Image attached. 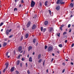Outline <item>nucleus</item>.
<instances>
[{"mask_svg":"<svg viewBox=\"0 0 74 74\" xmlns=\"http://www.w3.org/2000/svg\"><path fill=\"white\" fill-rule=\"evenodd\" d=\"M34 5H35V2H34L33 1H32L31 4V7H33L34 6Z\"/></svg>","mask_w":74,"mask_h":74,"instance_id":"nucleus-1","label":"nucleus"},{"mask_svg":"<svg viewBox=\"0 0 74 74\" xmlns=\"http://www.w3.org/2000/svg\"><path fill=\"white\" fill-rule=\"evenodd\" d=\"M52 49H53V48L52 47L50 46L48 48V51H52Z\"/></svg>","mask_w":74,"mask_h":74,"instance_id":"nucleus-2","label":"nucleus"},{"mask_svg":"<svg viewBox=\"0 0 74 74\" xmlns=\"http://www.w3.org/2000/svg\"><path fill=\"white\" fill-rule=\"evenodd\" d=\"M52 31H53V28L52 27H50L49 29V32H51Z\"/></svg>","mask_w":74,"mask_h":74,"instance_id":"nucleus-3","label":"nucleus"},{"mask_svg":"<svg viewBox=\"0 0 74 74\" xmlns=\"http://www.w3.org/2000/svg\"><path fill=\"white\" fill-rule=\"evenodd\" d=\"M60 4H64V2H63V0H60Z\"/></svg>","mask_w":74,"mask_h":74,"instance_id":"nucleus-4","label":"nucleus"},{"mask_svg":"<svg viewBox=\"0 0 74 74\" xmlns=\"http://www.w3.org/2000/svg\"><path fill=\"white\" fill-rule=\"evenodd\" d=\"M30 23H30V22L29 21L28 22L27 25V27H29L30 26Z\"/></svg>","mask_w":74,"mask_h":74,"instance_id":"nucleus-5","label":"nucleus"},{"mask_svg":"<svg viewBox=\"0 0 74 74\" xmlns=\"http://www.w3.org/2000/svg\"><path fill=\"white\" fill-rule=\"evenodd\" d=\"M21 50H22V47L20 46L18 47V51H21Z\"/></svg>","mask_w":74,"mask_h":74,"instance_id":"nucleus-6","label":"nucleus"},{"mask_svg":"<svg viewBox=\"0 0 74 74\" xmlns=\"http://www.w3.org/2000/svg\"><path fill=\"white\" fill-rule=\"evenodd\" d=\"M5 65L6 66V69H7L8 68V65H9V64L8 62H6L5 64Z\"/></svg>","mask_w":74,"mask_h":74,"instance_id":"nucleus-7","label":"nucleus"},{"mask_svg":"<svg viewBox=\"0 0 74 74\" xmlns=\"http://www.w3.org/2000/svg\"><path fill=\"white\" fill-rule=\"evenodd\" d=\"M14 69H15V68H14V67H13L11 69V72H12V71H14Z\"/></svg>","mask_w":74,"mask_h":74,"instance_id":"nucleus-8","label":"nucleus"},{"mask_svg":"<svg viewBox=\"0 0 74 74\" xmlns=\"http://www.w3.org/2000/svg\"><path fill=\"white\" fill-rule=\"evenodd\" d=\"M60 9V6H57V7H56V9L57 10H58Z\"/></svg>","mask_w":74,"mask_h":74,"instance_id":"nucleus-9","label":"nucleus"},{"mask_svg":"<svg viewBox=\"0 0 74 74\" xmlns=\"http://www.w3.org/2000/svg\"><path fill=\"white\" fill-rule=\"evenodd\" d=\"M48 23V22L47 21H46L45 22V25H47Z\"/></svg>","mask_w":74,"mask_h":74,"instance_id":"nucleus-10","label":"nucleus"},{"mask_svg":"<svg viewBox=\"0 0 74 74\" xmlns=\"http://www.w3.org/2000/svg\"><path fill=\"white\" fill-rule=\"evenodd\" d=\"M36 25H34L32 27V29H34L36 28Z\"/></svg>","mask_w":74,"mask_h":74,"instance_id":"nucleus-11","label":"nucleus"},{"mask_svg":"<svg viewBox=\"0 0 74 74\" xmlns=\"http://www.w3.org/2000/svg\"><path fill=\"white\" fill-rule=\"evenodd\" d=\"M9 30L7 29L6 32V34L8 35L9 34Z\"/></svg>","mask_w":74,"mask_h":74,"instance_id":"nucleus-12","label":"nucleus"},{"mask_svg":"<svg viewBox=\"0 0 74 74\" xmlns=\"http://www.w3.org/2000/svg\"><path fill=\"white\" fill-rule=\"evenodd\" d=\"M32 49V47L31 46H29L28 48V51H30V50H31Z\"/></svg>","mask_w":74,"mask_h":74,"instance_id":"nucleus-13","label":"nucleus"},{"mask_svg":"<svg viewBox=\"0 0 74 74\" xmlns=\"http://www.w3.org/2000/svg\"><path fill=\"white\" fill-rule=\"evenodd\" d=\"M29 62H32V57H30L29 58Z\"/></svg>","mask_w":74,"mask_h":74,"instance_id":"nucleus-14","label":"nucleus"},{"mask_svg":"<svg viewBox=\"0 0 74 74\" xmlns=\"http://www.w3.org/2000/svg\"><path fill=\"white\" fill-rule=\"evenodd\" d=\"M41 54H39L38 55V59H40V58H41Z\"/></svg>","mask_w":74,"mask_h":74,"instance_id":"nucleus-15","label":"nucleus"},{"mask_svg":"<svg viewBox=\"0 0 74 74\" xmlns=\"http://www.w3.org/2000/svg\"><path fill=\"white\" fill-rule=\"evenodd\" d=\"M7 44L6 42H4L3 43V47H4L6 45H7Z\"/></svg>","mask_w":74,"mask_h":74,"instance_id":"nucleus-16","label":"nucleus"},{"mask_svg":"<svg viewBox=\"0 0 74 74\" xmlns=\"http://www.w3.org/2000/svg\"><path fill=\"white\" fill-rule=\"evenodd\" d=\"M29 36V34H27L25 35V37L26 38H28V37Z\"/></svg>","mask_w":74,"mask_h":74,"instance_id":"nucleus-17","label":"nucleus"},{"mask_svg":"<svg viewBox=\"0 0 74 74\" xmlns=\"http://www.w3.org/2000/svg\"><path fill=\"white\" fill-rule=\"evenodd\" d=\"M47 4H48V1H46L45 3V5L46 6H47Z\"/></svg>","mask_w":74,"mask_h":74,"instance_id":"nucleus-18","label":"nucleus"},{"mask_svg":"<svg viewBox=\"0 0 74 74\" xmlns=\"http://www.w3.org/2000/svg\"><path fill=\"white\" fill-rule=\"evenodd\" d=\"M48 11L49 12L50 15H52V14H51V10H49Z\"/></svg>","mask_w":74,"mask_h":74,"instance_id":"nucleus-19","label":"nucleus"},{"mask_svg":"<svg viewBox=\"0 0 74 74\" xmlns=\"http://www.w3.org/2000/svg\"><path fill=\"white\" fill-rule=\"evenodd\" d=\"M63 27V25H61V27H60V29L61 30H62V27Z\"/></svg>","mask_w":74,"mask_h":74,"instance_id":"nucleus-20","label":"nucleus"},{"mask_svg":"<svg viewBox=\"0 0 74 74\" xmlns=\"http://www.w3.org/2000/svg\"><path fill=\"white\" fill-rule=\"evenodd\" d=\"M57 4H60V0H58L57 2Z\"/></svg>","mask_w":74,"mask_h":74,"instance_id":"nucleus-21","label":"nucleus"},{"mask_svg":"<svg viewBox=\"0 0 74 74\" xmlns=\"http://www.w3.org/2000/svg\"><path fill=\"white\" fill-rule=\"evenodd\" d=\"M19 61H18L16 63L17 65H19Z\"/></svg>","mask_w":74,"mask_h":74,"instance_id":"nucleus-22","label":"nucleus"},{"mask_svg":"<svg viewBox=\"0 0 74 74\" xmlns=\"http://www.w3.org/2000/svg\"><path fill=\"white\" fill-rule=\"evenodd\" d=\"M70 5L71 6V7H73V4L72 3H71L70 4Z\"/></svg>","mask_w":74,"mask_h":74,"instance_id":"nucleus-23","label":"nucleus"},{"mask_svg":"<svg viewBox=\"0 0 74 74\" xmlns=\"http://www.w3.org/2000/svg\"><path fill=\"white\" fill-rule=\"evenodd\" d=\"M59 47L60 48H62V45L60 44L59 45Z\"/></svg>","mask_w":74,"mask_h":74,"instance_id":"nucleus-24","label":"nucleus"},{"mask_svg":"<svg viewBox=\"0 0 74 74\" xmlns=\"http://www.w3.org/2000/svg\"><path fill=\"white\" fill-rule=\"evenodd\" d=\"M42 61V60L41 59H40L39 61H38V62L39 63H41V61Z\"/></svg>","mask_w":74,"mask_h":74,"instance_id":"nucleus-25","label":"nucleus"},{"mask_svg":"<svg viewBox=\"0 0 74 74\" xmlns=\"http://www.w3.org/2000/svg\"><path fill=\"white\" fill-rule=\"evenodd\" d=\"M36 39H34L33 40V42H34V43H35V41H36Z\"/></svg>","mask_w":74,"mask_h":74,"instance_id":"nucleus-26","label":"nucleus"},{"mask_svg":"<svg viewBox=\"0 0 74 74\" xmlns=\"http://www.w3.org/2000/svg\"><path fill=\"white\" fill-rule=\"evenodd\" d=\"M8 52H7L6 53V56H8Z\"/></svg>","mask_w":74,"mask_h":74,"instance_id":"nucleus-27","label":"nucleus"},{"mask_svg":"<svg viewBox=\"0 0 74 74\" xmlns=\"http://www.w3.org/2000/svg\"><path fill=\"white\" fill-rule=\"evenodd\" d=\"M3 23H1L0 24V26H1L3 25Z\"/></svg>","mask_w":74,"mask_h":74,"instance_id":"nucleus-28","label":"nucleus"},{"mask_svg":"<svg viewBox=\"0 0 74 74\" xmlns=\"http://www.w3.org/2000/svg\"><path fill=\"white\" fill-rule=\"evenodd\" d=\"M16 73L17 74H19V72L18 71H16Z\"/></svg>","mask_w":74,"mask_h":74,"instance_id":"nucleus-29","label":"nucleus"},{"mask_svg":"<svg viewBox=\"0 0 74 74\" xmlns=\"http://www.w3.org/2000/svg\"><path fill=\"white\" fill-rule=\"evenodd\" d=\"M57 35L58 37H60V33H57Z\"/></svg>","mask_w":74,"mask_h":74,"instance_id":"nucleus-30","label":"nucleus"},{"mask_svg":"<svg viewBox=\"0 0 74 74\" xmlns=\"http://www.w3.org/2000/svg\"><path fill=\"white\" fill-rule=\"evenodd\" d=\"M66 34L67 32H64L63 33V34L64 35V34Z\"/></svg>","mask_w":74,"mask_h":74,"instance_id":"nucleus-31","label":"nucleus"},{"mask_svg":"<svg viewBox=\"0 0 74 74\" xmlns=\"http://www.w3.org/2000/svg\"><path fill=\"white\" fill-rule=\"evenodd\" d=\"M6 68L4 70H3V73H4L5 72V71L6 70Z\"/></svg>","mask_w":74,"mask_h":74,"instance_id":"nucleus-32","label":"nucleus"},{"mask_svg":"<svg viewBox=\"0 0 74 74\" xmlns=\"http://www.w3.org/2000/svg\"><path fill=\"white\" fill-rule=\"evenodd\" d=\"M14 11H17V8H14Z\"/></svg>","mask_w":74,"mask_h":74,"instance_id":"nucleus-33","label":"nucleus"},{"mask_svg":"<svg viewBox=\"0 0 74 74\" xmlns=\"http://www.w3.org/2000/svg\"><path fill=\"white\" fill-rule=\"evenodd\" d=\"M70 26H71V25L70 24H69L68 25V27L69 28L70 27Z\"/></svg>","mask_w":74,"mask_h":74,"instance_id":"nucleus-34","label":"nucleus"},{"mask_svg":"<svg viewBox=\"0 0 74 74\" xmlns=\"http://www.w3.org/2000/svg\"><path fill=\"white\" fill-rule=\"evenodd\" d=\"M23 36H22L21 39V41H22V40H23Z\"/></svg>","mask_w":74,"mask_h":74,"instance_id":"nucleus-35","label":"nucleus"},{"mask_svg":"<svg viewBox=\"0 0 74 74\" xmlns=\"http://www.w3.org/2000/svg\"><path fill=\"white\" fill-rule=\"evenodd\" d=\"M47 46L45 45V49H47Z\"/></svg>","mask_w":74,"mask_h":74,"instance_id":"nucleus-36","label":"nucleus"},{"mask_svg":"<svg viewBox=\"0 0 74 74\" xmlns=\"http://www.w3.org/2000/svg\"><path fill=\"white\" fill-rule=\"evenodd\" d=\"M21 3H24V1H23V0H21Z\"/></svg>","mask_w":74,"mask_h":74,"instance_id":"nucleus-37","label":"nucleus"},{"mask_svg":"<svg viewBox=\"0 0 74 74\" xmlns=\"http://www.w3.org/2000/svg\"><path fill=\"white\" fill-rule=\"evenodd\" d=\"M41 31H42H42L43 30V28H42V27H41Z\"/></svg>","mask_w":74,"mask_h":74,"instance_id":"nucleus-38","label":"nucleus"},{"mask_svg":"<svg viewBox=\"0 0 74 74\" xmlns=\"http://www.w3.org/2000/svg\"><path fill=\"white\" fill-rule=\"evenodd\" d=\"M27 72L28 74H30V71H28Z\"/></svg>","mask_w":74,"mask_h":74,"instance_id":"nucleus-39","label":"nucleus"},{"mask_svg":"<svg viewBox=\"0 0 74 74\" xmlns=\"http://www.w3.org/2000/svg\"><path fill=\"white\" fill-rule=\"evenodd\" d=\"M74 43H73L71 45V47H74Z\"/></svg>","mask_w":74,"mask_h":74,"instance_id":"nucleus-40","label":"nucleus"},{"mask_svg":"<svg viewBox=\"0 0 74 74\" xmlns=\"http://www.w3.org/2000/svg\"><path fill=\"white\" fill-rule=\"evenodd\" d=\"M64 71H65V70L64 69H63V70H62V73H64Z\"/></svg>","mask_w":74,"mask_h":74,"instance_id":"nucleus-41","label":"nucleus"},{"mask_svg":"<svg viewBox=\"0 0 74 74\" xmlns=\"http://www.w3.org/2000/svg\"><path fill=\"white\" fill-rule=\"evenodd\" d=\"M43 32H45V30H46V29L45 28H44L43 29Z\"/></svg>","mask_w":74,"mask_h":74,"instance_id":"nucleus-42","label":"nucleus"},{"mask_svg":"<svg viewBox=\"0 0 74 74\" xmlns=\"http://www.w3.org/2000/svg\"><path fill=\"white\" fill-rule=\"evenodd\" d=\"M26 67H27V63H26L25 64Z\"/></svg>","mask_w":74,"mask_h":74,"instance_id":"nucleus-43","label":"nucleus"},{"mask_svg":"<svg viewBox=\"0 0 74 74\" xmlns=\"http://www.w3.org/2000/svg\"><path fill=\"white\" fill-rule=\"evenodd\" d=\"M13 36L12 35H11L9 37V38H11V37H12Z\"/></svg>","mask_w":74,"mask_h":74,"instance_id":"nucleus-44","label":"nucleus"},{"mask_svg":"<svg viewBox=\"0 0 74 74\" xmlns=\"http://www.w3.org/2000/svg\"><path fill=\"white\" fill-rule=\"evenodd\" d=\"M20 65L21 67H22V64L21 63L20 64Z\"/></svg>","mask_w":74,"mask_h":74,"instance_id":"nucleus-45","label":"nucleus"},{"mask_svg":"<svg viewBox=\"0 0 74 74\" xmlns=\"http://www.w3.org/2000/svg\"><path fill=\"white\" fill-rule=\"evenodd\" d=\"M24 60H25V59L23 58H22V61H23Z\"/></svg>","mask_w":74,"mask_h":74,"instance_id":"nucleus-46","label":"nucleus"},{"mask_svg":"<svg viewBox=\"0 0 74 74\" xmlns=\"http://www.w3.org/2000/svg\"><path fill=\"white\" fill-rule=\"evenodd\" d=\"M67 40H66L65 41V43H67Z\"/></svg>","mask_w":74,"mask_h":74,"instance_id":"nucleus-47","label":"nucleus"},{"mask_svg":"<svg viewBox=\"0 0 74 74\" xmlns=\"http://www.w3.org/2000/svg\"><path fill=\"white\" fill-rule=\"evenodd\" d=\"M11 29H10V30H9V32H11Z\"/></svg>","mask_w":74,"mask_h":74,"instance_id":"nucleus-48","label":"nucleus"},{"mask_svg":"<svg viewBox=\"0 0 74 74\" xmlns=\"http://www.w3.org/2000/svg\"><path fill=\"white\" fill-rule=\"evenodd\" d=\"M71 64L72 65H73V62H71Z\"/></svg>","mask_w":74,"mask_h":74,"instance_id":"nucleus-49","label":"nucleus"},{"mask_svg":"<svg viewBox=\"0 0 74 74\" xmlns=\"http://www.w3.org/2000/svg\"><path fill=\"white\" fill-rule=\"evenodd\" d=\"M46 71L47 73H48V69H47Z\"/></svg>","mask_w":74,"mask_h":74,"instance_id":"nucleus-50","label":"nucleus"},{"mask_svg":"<svg viewBox=\"0 0 74 74\" xmlns=\"http://www.w3.org/2000/svg\"><path fill=\"white\" fill-rule=\"evenodd\" d=\"M20 58V56H18V59H19V58Z\"/></svg>","mask_w":74,"mask_h":74,"instance_id":"nucleus-51","label":"nucleus"},{"mask_svg":"<svg viewBox=\"0 0 74 74\" xmlns=\"http://www.w3.org/2000/svg\"><path fill=\"white\" fill-rule=\"evenodd\" d=\"M62 64L64 66V65H65V63H63Z\"/></svg>","mask_w":74,"mask_h":74,"instance_id":"nucleus-52","label":"nucleus"},{"mask_svg":"<svg viewBox=\"0 0 74 74\" xmlns=\"http://www.w3.org/2000/svg\"><path fill=\"white\" fill-rule=\"evenodd\" d=\"M34 53H35L34 52H33V53H32V54L34 55Z\"/></svg>","mask_w":74,"mask_h":74,"instance_id":"nucleus-53","label":"nucleus"},{"mask_svg":"<svg viewBox=\"0 0 74 74\" xmlns=\"http://www.w3.org/2000/svg\"><path fill=\"white\" fill-rule=\"evenodd\" d=\"M7 56L8 57V58H10V56Z\"/></svg>","mask_w":74,"mask_h":74,"instance_id":"nucleus-54","label":"nucleus"},{"mask_svg":"<svg viewBox=\"0 0 74 74\" xmlns=\"http://www.w3.org/2000/svg\"><path fill=\"white\" fill-rule=\"evenodd\" d=\"M3 29H2L1 30V32H3Z\"/></svg>","mask_w":74,"mask_h":74,"instance_id":"nucleus-55","label":"nucleus"},{"mask_svg":"<svg viewBox=\"0 0 74 74\" xmlns=\"http://www.w3.org/2000/svg\"><path fill=\"white\" fill-rule=\"evenodd\" d=\"M15 2H16V1H17L16 0H15Z\"/></svg>","mask_w":74,"mask_h":74,"instance_id":"nucleus-56","label":"nucleus"},{"mask_svg":"<svg viewBox=\"0 0 74 74\" xmlns=\"http://www.w3.org/2000/svg\"><path fill=\"white\" fill-rule=\"evenodd\" d=\"M68 59H67L66 60V62H68Z\"/></svg>","mask_w":74,"mask_h":74,"instance_id":"nucleus-57","label":"nucleus"},{"mask_svg":"<svg viewBox=\"0 0 74 74\" xmlns=\"http://www.w3.org/2000/svg\"><path fill=\"white\" fill-rule=\"evenodd\" d=\"M53 58H52V59L51 60V62H52V61H53Z\"/></svg>","mask_w":74,"mask_h":74,"instance_id":"nucleus-58","label":"nucleus"},{"mask_svg":"<svg viewBox=\"0 0 74 74\" xmlns=\"http://www.w3.org/2000/svg\"><path fill=\"white\" fill-rule=\"evenodd\" d=\"M21 7V5H19V7Z\"/></svg>","mask_w":74,"mask_h":74,"instance_id":"nucleus-59","label":"nucleus"},{"mask_svg":"<svg viewBox=\"0 0 74 74\" xmlns=\"http://www.w3.org/2000/svg\"><path fill=\"white\" fill-rule=\"evenodd\" d=\"M29 55H27V58H29Z\"/></svg>","mask_w":74,"mask_h":74,"instance_id":"nucleus-60","label":"nucleus"},{"mask_svg":"<svg viewBox=\"0 0 74 74\" xmlns=\"http://www.w3.org/2000/svg\"><path fill=\"white\" fill-rule=\"evenodd\" d=\"M1 44H0V48H1Z\"/></svg>","mask_w":74,"mask_h":74,"instance_id":"nucleus-61","label":"nucleus"},{"mask_svg":"<svg viewBox=\"0 0 74 74\" xmlns=\"http://www.w3.org/2000/svg\"><path fill=\"white\" fill-rule=\"evenodd\" d=\"M52 55H53V56H54L55 55L53 53L52 54Z\"/></svg>","mask_w":74,"mask_h":74,"instance_id":"nucleus-62","label":"nucleus"},{"mask_svg":"<svg viewBox=\"0 0 74 74\" xmlns=\"http://www.w3.org/2000/svg\"><path fill=\"white\" fill-rule=\"evenodd\" d=\"M69 33H70V32H71V30H70L69 31Z\"/></svg>","mask_w":74,"mask_h":74,"instance_id":"nucleus-63","label":"nucleus"},{"mask_svg":"<svg viewBox=\"0 0 74 74\" xmlns=\"http://www.w3.org/2000/svg\"><path fill=\"white\" fill-rule=\"evenodd\" d=\"M71 17H73V15H71Z\"/></svg>","mask_w":74,"mask_h":74,"instance_id":"nucleus-64","label":"nucleus"}]
</instances>
